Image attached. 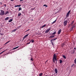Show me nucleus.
Returning a JSON list of instances; mask_svg holds the SVG:
<instances>
[{"label": "nucleus", "instance_id": "obj_1", "mask_svg": "<svg viewBox=\"0 0 76 76\" xmlns=\"http://www.w3.org/2000/svg\"><path fill=\"white\" fill-rule=\"evenodd\" d=\"M53 62L54 63H55V60H56V64L57 63V61H58V60L56 59V56L55 54H54L53 57Z\"/></svg>", "mask_w": 76, "mask_h": 76}, {"label": "nucleus", "instance_id": "obj_2", "mask_svg": "<svg viewBox=\"0 0 76 76\" xmlns=\"http://www.w3.org/2000/svg\"><path fill=\"white\" fill-rule=\"evenodd\" d=\"M1 13H0V15L1 16H3L4 15V11L3 10H0Z\"/></svg>", "mask_w": 76, "mask_h": 76}, {"label": "nucleus", "instance_id": "obj_3", "mask_svg": "<svg viewBox=\"0 0 76 76\" xmlns=\"http://www.w3.org/2000/svg\"><path fill=\"white\" fill-rule=\"evenodd\" d=\"M67 24V21L65 20L64 22V26H66Z\"/></svg>", "mask_w": 76, "mask_h": 76}, {"label": "nucleus", "instance_id": "obj_4", "mask_svg": "<svg viewBox=\"0 0 76 76\" xmlns=\"http://www.w3.org/2000/svg\"><path fill=\"white\" fill-rule=\"evenodd\" d=\"M51 28L50 27V28H49V29H48V30H46L45 31V33H48V32H49V31H50V30H51Z\"/></svg>", "mask_w": 76, "mask_h": 76}, {"label": "nucleus", "instance_id": "obj_5", "mask_svg": "<svg viewBox=\"0 0 76 76\" xmlns=\"http://www.w3.org/2000/svg\"><path fill=\"white\" fill-rule=\"evenodd\" d=\"M29 35V34H27L23 38V39H25V38H27L28 36Z\"/></svg>", "mask_w": 76, "mask_h": 76}, {"label": "nucleus", "instance_id": "obj_6", "mask_svg": "<svg viewBox=\"0 0 76 76\" xmlns=\"http://www.w3.org/2000/svg\"><path fill=\"white\" fill-rule=\"evenodd\" d=\"M55 72L56 73H58V70L57 69H55Z\"/></svg>", "mask_w": 76, "mask_h": 76}, {"label": "nucleus", "instance_id": "obj_7", "mask_svg": "<svg viewBox=\"0 0 76 76\" xmlns=\"http://www.w3.org/2000/svg\"><path fill=\"white\" fill-rule=\"evenodd\" d=\"M61 29L59 30L58 32V34H60V33H61Z\"/></svg>", "mask_w": 76, "mask_h": 76}, {"label": "nucleus", "instance_id": "obj_8", "mask_svg": "<svg viewBox=\"0 0 76 76\" xmlns=\"http://www.w3.org/2000/svg\"><path fill=\"white\" fill-rule=\"evenodd\" d=\"M30 42H31L32 43H34V40L33 39L31 40L30 41Z\"/></svg>", "mask_w": 76, "mask_h": 76}, {"label": "nucleus", "instance_id": "obj_9", "mask_svg": "<svg viewBox=\"0 0 76 76\" xmlns=\"http://www.w3.org/2000/svg\"><path fill=\"white\" fill-rule=\"evenodd\" d=\"M21 6V5H15V7H20Z\"/></svg>", "mask_w": 76, "mask_h": 76}, {"label": "nucleus", "instance_id": "obj_10", "mask_svg": "<svg viewBox=\"0 0 76 76\" xmlns=\"http://www.w3.org/2000/svg\"><path fill=\"white\" fill-rule=\"evenodd\" d=\"M18 47H19V46H18L17 47L14 48H13V50H16V49H17V48H18Z\"/></svg>", "mask_w": 76, "mask_h": 76}, {"label": "nucleus", "instance_id": "obj_11", "mask_svg": "<svg viewBox=\"0 0 76 76\" xmlns=\"http://www.w3.org/2000/svg\"><path fill=\"white\" fill-rule=\"evenodd\" d=\"M12 21H13V19H10V20H9V22H12Z\"/></svg>", "mask_w": 76, "mask_h": 76}, {"label": "nucleus", "instance_id": "obj_12", "mask_svg": "<svg viewBox=\"0 0 76 76\" xmlns=\"http://www.w3.org/2000/svg\"><path fill=\"white\" fill-rule=\"evenodd\" d=\"M9 17H7L6 18H5V20H8L9 19Z\"/></svg>", "mask_w": 76, "mask_h": 76}, {"label": "nucleus", "instance_id": "obj_13", "mask_svg": "<svg viewBox=\"0 0 76 76\" xmlns=\"http://www.w3.org/2000/svg\"><path fill=\"white\" fill-rule=\"evenodd\" d=\"M53 37H54V36L52 35L50 36V38H53Z\"/></svg>", "mask_w": 76, "mask_h": 76}, {"label": "nucleus", "instance_id": "obj_14", "mask_svg": "<svg viewBox=\"0 0 76 76\" xmlns=\"http://www.w3.org/2000/svg\"><path fill=\"white\" fill-rule=\"evenodd\" d=\"M61 46L62 47H63L64 46V43H62L61 45Z\"/></svg>", "mask_w": 76, "mask_h": 76}, {"label": "nucleus", "instance_id": "obj_15", "mask_svg": "<svg viewBox=\"0 0 76 76\" xmlns=\"http://www.w3.org/2000/svg\"><path fill=\"white\" fill-rule=\"evenodd\" d=\"M9 13V12L8 11H7L5 13V15H7V14L8 13Z\"/></svg>", "mask_w": 76, "mask_h": 76}, {"label": "nucleus", "instance_id": "obj_16", "mask_svg": "<svg viewBox=\"0 0 76 76\" xmlns=\"http://www.w3.org/2000/svg\"><path fill=\"white\" fill-rule=\"evenodd\" d=\"M56 21H57V20H56L55 21H53V23H52V24H54V23H55V22H56Z\"/></svg>", "mask_w": 76, "mask_h": 76}, {"label": "nucleus", "instance_id": "obj_17", "mask_svg": "<svg viewBox=\"0 0 76 76\" xmlns=\"http://www.w3.org/2000/svg\"><path fill=\"white\" fill-rule=\"evenodd\" d=\"M43 75V74L42 73H39V76H42Z\"/></svg>", "mask_w": 76, "mask_h": 76}, {"label": "nucleus", "instance_id": "obj_18", "mask_svg": "<svg viewBox=\"0 0 76 76\" xmlns=\"http://www.w3.org/2000/svg\"><path fill=\"white\" fill-rule=\"evenodd\" d=\"M46 26V25L45 24L44 25L42 26V28H44V27H45V26Z\"/></svg>", "mask_w": 76, "mask_h": 76}, {"label": "nucleus", "instance_id": "obj_19", "mask_svg": "<svg viewBox=\"0 0 76 76\" xmlns=\"http://www.w3.org/2000/svg\"><path fill=\"white\" fill-rule=\"evenodd\" d=\"M22 14H21V13H20L18 14V16H20Z\"/></svg>", "mask_w": 76, "mask_h": 76}, {"label": "nucleus", "instance_id": "obj_20", "mask_svg": "<svg viewBox=\"0 0 76 76\" xmlns=\"http://www.w3.org/2000/svg\"><path fill=\"white\" fill-rule=\"evenodd\" d=\"M22 10V8L21 7L19 8L18 11H20V10Z\"/></svg>", "mask_w": 76, "mask_h": 76}, {"label": "nucleus", "instance_id": "obj_21", "mask_svg": "<svg viewBox=\"0 0 76 76\" xmlns=\"http://www.w3.org/2000/svg\"><path fill=\"white\" fill-rule=\"evenodd\" d=\"M63 57H64V58H65V59H66V56H65V55H63Z\"/></svg>", "mask_w": 76, "mask_h": 76}, {"label": "nucleus", "instance_id": "obj_22", "mask_svg": "<svg viewBox=\"0 0 76 76\" xmlns=\"http://www.w3.org/2000/svg\"><path fill=\"white\" fill-rule=\"evenodd\" d=\"M59 61L60 63H62V62H63V61L61 60H59Z\"/></svg>", "mask_w": 76, "mask_h": 76}, {"label": "nucleus", "instance_id": "obj_23", "mask_svg": "<svg viewBox=\"0 0 76 76\" xmlns=\"http://www.w3.org/2000/svg\"><path fill=\"white\" fill-rule=\"evenodd\" d=\"M56 34V32H55L52 34V35H55Z\"/></svg>", "mask_w": 76, "mask_h": 76}, {"label": "nucleus", "instance_id": "obj_24", "mask_svg": "<svg viewBox=\"0 0 76 76\" xmlns=\"http://www.w3.org/2000/svg\"><path fill=\"white\" fill-rule=\"evenodd\" d=\"M70 12H71V10H69L68 11V12H67V13L70 15Z\"/></svg>", "mask_w": 76, "mask_h": 76}, {"label": "nucleus", "instance_id": "obj_25", "mask_svg": "<svg viewBox=\"0 0 76 76\" xmlns=\"http://www.w3.org/2000/svg\"><path fill=\"white\" fill-rule=\"evenodd\" d=\"M10 41H9L8 42H7L5 44V45H6V44H8V43H9V42H10Z\"/></svg>", "mask_w": 76, "mask_h": 76}, {"label": "nucleus", "instance_id": "obj_26", "mask_svg": "<svg viewBox=\"0 0 76 76\" xmlns=\"http://www.w3.org/2000/svg\"><path fill=\"white\" fill-rule=\"evenodd\" d=\"M21 26H18V27L17 28V29H19V28H21Z\"/></svg>", "mask_w": 76, "mask_h": 76}, {"label": "nucleus", "instance_id": "obj_27", "mask_svg": "<svg viewBox=\"0 0 76 76\" xmlns=\"http://www.w3.org/2000/svg\"><path fill=\"white\" fill-rule=\"evenodd\" d=\"M69 15L70 14L67 13L66 14V17H68L69 16Z\"/></svg>", "mask_w": 76, "mask_h": 76}, {"label": "nucleus", "instance_id": "obj_28", "mask_svg": "<svg viewBox=\"0 0 76 76\" xmlns=\"http://www.w3.org/2000/svg\"><path fill=\"white\" fill-rule=\"evenodd\" d=\"M43 6H45L46 7H48V6L46 4L44 5Z\"/></svg>", "mask_w": 76, "mask_h": 76}, {"label": "nucleus", "instance_id": "obj_29", "mask_svg": "<svg viewBox=\"0 0 76 76\" xmlns=\"http://www.w3.org/2000/svg\"><path fill=\"white\" fill-rule=\"evenodd\" d=\"M17 30V29H15L14 30H12V32H15V31H16Z\"/></svg>", "mask_w": 76, "mask_h": 76}, {"label": "nucleus", "instance_id": "obj_30", "mask_svg": "<svg viewBox=\"0 0 76 76\" xmlns=\"http://www.w3.org/2000/svg\"><path fill=\"white\" fill-rule=\"evenodd\" d=\"M74 62L76 64V58L75 59V60H74Z\"/></svg>", "mask_w": 76, "mask_h": 76}, {"label": "nucleus", "instance_id": "obj_31", "mask_svg": "<svg viewBox=\"0 0 76 76\" xmlns=\"http://www.w3.org/2000/svg\"><path fill=\"white\" fill-rule=\"evenodd\" d=\"M5 50H4V51H3V52H1V53H0V55H1V54H2L4 52V51H5Z\"/></svg>", "mask_w": 76, "mask_h": 76}, {"label": "nucleus", "instance_id": "obj_32", "mask_svg": "<svg viewBox=\"0 0 76 76\" xmlns=\"http://www.w3.org/2000/svg\"><path fill=\"white\" fill-rule=\"evenodd\" d=\"M74 21H72V23L71 24V25H73V23H74Z\"/></svg>", "mask_w": 76, "mask_h": 76}, {"label": "nucleus", "instance_id": "obj_33", "mask_svg": "<svg viewBox=\"0 0 76 76\" xmlns=\"http://www.w3.org/2000/svg\"><path fill=\"white\" fill-rule=\"evenodd\" d=\"M31 61H34V59H33L32 58H31Z\"/></svg>", "mask_w": 76, "mask_h": 76}, {"label": "nucleus", "instance_id": "obj_34", "mask_svg": "<svg viewBox=\"0 0 76 76\" xmlns=\"http://www.w3.org/2000/svg\"><path fill=\"white\" fill-rule=\"evenodd\" d=\"M75 25H73V26L72 27V28H75Z\"/></svg>", "mask_w": 76, "mask_h": 76}, {"label": "nucleus", "instance_id": "obj_35", "mask_svg": "<svg viewBox=\"0 0 76 76\" xmlns=\"http://www.w3.org/2000/svg\"><path fill=\"white\" fill-rule=\"evenodd\" d=\"M51 43H52V45H53V42H52V41H53V39L51 40Z\"/></svg>", "mask_w": 76, "mask_h": 76}, {"label": "nucleus", "instance_id": "obj_36", "mask_svg": "<svg viewBox=\"0 0 76 76\" xmlns=\"http://www.w3.org/2000/svg\"><path fill=\"white\" fill-rule=\"evenodd\" d=\"M75 50H73V52H72V54H74V53H75Z\"/></svg>", "mask_w": 76, "mask_h": 76}, {"label": "nucleus", "instance_id": "obj_37", "mask_svg": "<svg viewBox=\"0 0 76 76\" xmlns=\"http://www.w3.org/2000/svg\"><path fill=\"white\" fill-rule=\"evenodd\" d=\"M30 31V29H28V30H26V31L25 32H27V31Z\"/></svg>", "mask_w": 76, "mask_h": 76}, {"label": "nucleus", "instance_id": "obj_38", "mask_svg": "<svg viewBox=\"0 0 76 76\" xmlns=\"http://www.w3.org/2000/svg\"><path fill=\"white\" fill-rule=\"evenodd\" d=\"M62 9V8H61V10L60 9L58 11V12H60V11H61V9Z\"/></svg>", "mask_w": 76, "mask_h": 76}, {"label": "nucleus", "instance_id": "obj_39", "mask_svg": "<svg viewBox=\"0 0 76 76\" xmlns=\"http://www.w3.org/2000/svg\"><path fill=\"white\" fill-rule=\"evenodd\" d=\"M31 43V42H29V43H27V44H30Z\"/></svg>", "mask_w": 76, "mask_h": 76}, {"label": "nucleus", "instance_id": "obj_40", "mask_svg": "<svg viewBox=\"0 0 76 76\" xmlns=\"http://www.w3.org/2000/svg\"><path fill=\"white\" fill-rule=\"evenodd\" d=\"M71 30H72V29H73V28L72 27L71 28Z\"/></svg>", "mask_w": 76, "mask_h": 76}, {"label": "nucleus", "instance_id": "obj_41", "mask_svg": "<svg viewBox=\"0 0 76 76\" xmlns=\"http://www.w3.org/2000/svg\"><path fill=\"white\" fill-rule=\"evenodd\" d=\"M4 7H6V4L4 5Z\"/></svg>", "mask_w": 76, "mask_h": 76}, {"label": "nucleus", "instance_id": "obj_42", "mask_svg": "<svg viewBox=\"0 0 76 76\" xmlns=\"http://www.w3.org/2000/svg\"><path fill=\"white\" fill-rule=\"evenodd\" d=\"M34 9H35V8H34L31 9V10H34Z\"/></svg>", "mask_w": 76, "mask_h": 76}, {"label": "nucleus", "instance_id": "obj_43", "mask_svg": "<svg viewBox=\"0 0 76 76\" xmlns=\"http://www.w3.org/2000/svg\"><path fill=\"white\" fill-rule=\"evenodd\" d=\"M0 4H1H1H2V2H0Z\"/></svg>", "mask_w": 76, "mask_h": 76}, {"label": "nucleus", "instance_id": "obj_44", "mask_svg": "<svg viewBox=\"0 0 76 76\" xmlns=\"http://www.w3.org/2000/svg\"><path fill=\"white\" fill-rule=\"evenodd\" d=\"M56 39H57V38H55V39H53V40H56Z\"/></svg>", "mask_w": 76, "mask_h": 76}, {"label": "nucleus", "instance_id": "obj_45", "mask_svg": "<svg viewBox=\"0 0 76 76\" xmlns=\"http://www.w3.org/2000/svg\"><path fill=\"white\" fill-rule=\"evenodd\" d=\"M76 50V48H74V49L73 50Z\"/></svg>", "mask_w": 76, "mask_h": 76}, {"label": "nucleus", "instance_id": "obj_46", "mask_svg": "<svg viewBox=\"0 0 76 76\" xmlns=\"http://www.w3.org/2000/svg\"><path fill=\"white\" fill-rule=\"evenodd\" d=\"M10 1H14V0H10Z\"/></svg>", "mask_w": 76, "mask_h": 76}, {"label": "nucleus", "instance_id": "obj_47", "mask_svg": "<svg viewBox=\"0 0 76 76\" xmlns=\"http://www.w3.org/2000/svg\"><path fill=\"white\" fill-rule=\"evenodd\" d=\"M24 0H20V1H23Z\"/></svg>", "mask_w": 76, "mask_h": 76}, {"label": "nucleus", "instance_id": "obj_48", "mask_svg": "<svg viewBox=\"0 0 76 76\" xmlns=\"http://www.w3.org/2000/svg\"><path fill=\"white\" fill-rule=\"evenodd\" d=\"M74 28H76V27H74Z\"/></svg>", "mask_w": 76, "mask_h": 76}, {"label": "nucleus", "instance_id": "obj_49", "mask_svg": "<svg viewBox=\"0 0 76 76\" xmlns=\"http://www.w3.org/2000/svg\"><path fill=\"white\" fill-rule=\"evenodd\" d=\"M1 48H0V50H1Z\"/></svg>", "mask_w": 76, "mask_h": 76}, {"label": "nucleus", "instance_id": "obj_50", "mask_svg": "<svg viewBox=\"0 0 76 76\" xmlns=\"http://www.w3.org/2000/svg\"><path fill=\"white\" fill-rule=\"evenodd\" d=\"M73 66H72V67H73Z\"/></svg>", "mask_w": 76, "mask_h": 76}, {"label": "nucleus", "instance_id": "obj_51", "mask_svg": "<svg viewBox=\"0 0 76 76\" xmlns=\"http://www.w3.org/2000/svg\"><path fill=\"white\" fill-rule=\"evenodd\" d=\"M52 76H53V75H52Z\"/></svg>", "mask_w": 76, "mask_h": 76}]
</instances>
